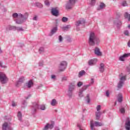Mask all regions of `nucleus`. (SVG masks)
Masks as SVG:
<instances>
[{"label":"nucleus","mask_w":130,"mask_h":130,"mask_svg":"<svg viewBox=\"0 0 130 130\" xmlns=\"http://www.w3.org/2000/svg\"><path fill=\"white\" fill-rule=\"evenodd\" d=\"M97 59H90L88 61L89 66H94L97 62Z\"/></svg>","instance_id":"f3484780"},{"label":"nucleus","mask_w":130,"mask_h":130,"mask_svg":"<svg viewBox=\"0 0 130 130\" xmlns=\"http://www.w3.org/2000/svg\"><path fill=\"white\" fill-rule=\"evenodd\" d=\"M53 126H54V122L52 121L50 124L47 123L44 127L43 130H47L48 128L52 129V128H53Z\"/></svg>","instance_id":"9b49d317"},{"label":"nucleus","mask_w":130,"mask_h":130,"mask_svg":"<svg viewBox=\"0 0 130 130\" xmlns=\"http://www.w3.org/2000/svg\"><path fill=\"white\" fill-rule=\"evenodd\" d=\"M26 125H27V126H29V124H27Z\"/></svg>","instance_id":"69168bd1"},{"label":"nucleus","mask_w":130,"mask_h":130,"mask_svg":"<svg viewBox=\"0 0 130 130\" xmlns=\"http://www.w3.org/2000/svg\"><path fill=\"white\" fill-rule=\"evenodd\" d=\"M62 81H68V77L64 76L62 77Z\"/></svg>","instance_id":"864d4df0"},{"label":"nucleus","mask_w":130,"mask_h":130,"mask_svg":"<svg viewBox=\"0 0 130 130\" xmlns=\"http://www.w3.org/2000/svg\"><path fill=\"white\" fill-rule=\"evenodd\" d=\"M95 3H96V0H91L90 5H91V6H94Z\"/></svg>","instance_id":"49530a36"},{"label":"nucleus","mask_w":130,"mask_h":130,"mask_svg":"<svg viewBox=\"0 0 130 130\" xmlns=\"http://www.w3.org/2000/svg\"><path fill=\"white\" fill-rule=\"evenodd\" d=\"M102 123L91 120L90 121V128L91 130H95L94 126H102Z\"/></svg>","instance_id":"39448f33"},{"label":"nucleus","mask_w":130,"mask_h":130,"mask_svg":"<svg viewBox=\"0 0 130 130\" xmlns=\"http://www.w3.org/2000/svg\"><path fill=\"white\" fill-rule=\"evenodd\" d=\"M120 112L121 113H124L125 112V110H124V108H122L121 109H120Z\"/></svg>","instance_id":"37998d69"},{"label":"nucleus","mask_w":130,"mask_h":130,"mask_svg":"<svg viewBox=\"0 0 130 130\" xmlns=\"http://www.w3.org/2000/svg\"><path fill=\"white\" fill-rule=\"evenodd\" d=\"M17 30V31H24V29L22 27H17L15 26V30Z\"/></svg>","instance_id":"72a5a7b5"},{"label":"nucleus","mask_w":130,"mask_h":130,"mask_svg":"<svg viewBox=\"0 0 130 130\" xmlns=\"http://www.w3.org/2000/svg\"><path fill=\"white\" fill-rule=\"evenodd\" d=\"M114 24L118 28L120 26H121V21L118 19H117L115 21H114Z\"/></svg>","instance_id":"aec40b11"},{"label":"nucleus","mask_w":130,"mask_h":130,"mask_svg":"<svg viewBox=\"0 0 130 130\" xmlns=\"http://www.w3.org/2000/svg\"><path fill=\"white\" fill-rule=\"evenodd\" d=\"M59 42H61L62 41V37L61 36H59L58 37Z\"/></svg>","instance_id":"603ef678"},{"label":"nucleus","mask_w":130,"mask_h":130,"mask_svg":"<svg viewBox=\"0 0 130 130\" xmlns=\"http://www.w3.org/2000/svg\"><path fill=\"white\" fill-rule=\"evenodd\" d=\"M88 87H90V85H86L83 86V87L80 89L81 90H82V91L84 92V91L87 90L88 89Z\"/></svg>","instance_id":"7c9ffc66"},{"label":"nucleus","mask_w":130,"mask_h":130,"mask_svg":"<svg viewBox=\"0 0 130 130\" xmlns=\"http://www.w3.org/2000/svg\"><path fill=\"white\" fill-rule=\"evenodd\" d=\"M67 61H62L60 64V66L59 67V70L60 71V72H63V71L65 70L66 69H67Z\"/></svg>","instance_id":"9d476101"},{"label":"nucleus","mask_w":130,"mask_h":130,"mask_svg":"<svg viewBox=\"0 0 130 130\" xmlns=\"http://www.w3.org/2000/svg\"><path fill=\"white\" fill-rule=\"evenodd\" d=\"M12 105L13 107H15V106H17V103H16L15 102H13Z\"/></svg>","instance_id":"4d7b16f0"},{"label":"nucleus","mask_w":130,"mask_h":130,"mask_svg":"<svg viewBox=\"0 0 130 130\" xmlns=\"http://www.w3.org/2000/svg\"><path fill=\"white\" fill-rule=\"evenodd\" d=\"M122 94L121 93H119L118 95V102L119 103L122 102Z\"/></svg>","instance_id":"a878e982"},{"label":"nucleus","mask_w":130,"mask_h":130,"mask_svg":"<svg viewBox=\"0 0 130 130\" xmlns=\"http://www.w3.org/2000/svg\"><path fill=\"white\" fill-rule=\"evenodd\" d=\"M29 97H31V95H29L28 96L27 98H26V99H28V98H29Z\"/></svg>","instance_id":"e2e57ef3"},{"label":"nucleus","mask_w":130,"mask_h":130,"mask_svg":"<svg viewBox=\"0 0 130 130\" xmlns=\"http://www.w3.org/2000/svg\"><path fill=\"white\" fill-rule=\"evenodd\" d=\"M40 109H41V110H45V105H41L40 106Z\"/></svg>","instance_id":"58836bf2"},{"label":"nucleus","mask_w":130,"mask_h":130,"mask_svg":"<svg viewBox=\"0 0 130 130\" xmlns=\"http://www.w3.org/2000/svg\"><path fill=\"white\" fill-rule=\"evenodd\" d=\"M50 104L52 106H56V105H57V102L56 101V100L53 99L51 101Z\"/></svg>","instance_id":"b1692460"},{"label":"nucleus","mask_w":130,"mask_h":130,"mask_svg":"<svg viewBox=\"0 0 130 130\" xmlns=\"http://www.w3.org/2000/svg\"><path fill=\"white\" fill-rule=\"evenodd\" d=\"M86 72H85V71L82 70L80 71L79 73V77H82V76H84V75L85 74Z\"/></svg>","instance_id":"c9c22d12"},{"label":"nucleus","mask_w":130,"mask_h":130,"mask_svg":"<svg viewBox=\"0 0 130 130\" xmlns=\"http://www.w3.org/2000/svg\"><path fill=\"white\" fill-rule=\"evenodd\" d=\"M69 20V19L66 17H63L62 18L61 21L62 22H63V23H66V22H68V20Z\"/></svg>","instance_id":"e433bc0d"},{"label":"nucleus","mask_w":130,"mask_h":130,"mask_svg":"<svg viewBox=\"0 0 130 130\" xmlns=\"http://www.w3.org/2000/svg\"><path fill=\"white\" fill-rule=\"evenodd\" d=\"M100 110H101V106L98 105V106L96 107V111H100Z\"/></svg>","instance_id":"a18cd8bd"},{"label":"nucleus","mask_w":130,"mask_h":130,"mask_svg":"<svg viewBox=\"0 0 130 130\" xmlns=\"http://www.w3.org/2000/svg\"><path fill=\"white\" fill-rule=\"evenodd\" d=\"M124 34L126 36H129V31H128V30H125Z\"/></svg>","instance_id":"79ce46f5"},{"label":"nucleus","mask_w":130,"mask_h":130,"mask_svg":"<svg viewBox=\"0 0 130 130\" xmlns=\"http://www.w3.org/2000/svg\"><path fill=\"white\" fill-rule=\"evenodd\" d=\"M8 81L9 79H8L6 74L3 73H0V82L2 84H7Z\"/></svg>","instance_id":"423d86ee"},{"label":"nucleus","mask_w":130,"mask_h":130,"mask_svg":"<svg viewBox=\"0 0 130 130\" xmlns=\"http://www.w3.org/2000/svg\"><path fill=\"white\" fill-rule=\"evenodd\" d=\"M71 25H68L66 26H63L62 27V29L64 30V31H67V30H69V29H70V28H71Z\"/></svg>","instance_id":"c756f323"},{"label":"nucleus","mask_w":130,"mask_h":130,"mask_svg":"<svg viewBox=\"0 0 130 130\" xmlns=\"http://www.w3.org/2000/svg\"><path fill=\"white\" fill-rule=\"evenodd\" d=\"M2 128L3 130H14L13 127L11 126V124L8 122H5L3 123Z\"/></svg>","instance_id":"1a4fd4ad"},{"label":"nucleus","mask_w":130,"mask_h":130,"mask_svg":"<svg viewBox=\"0 0 130 130\" xmlns=\"http://www.w3.org/2000/svg\"><path fill=\"white\" fill-rule=\"evenodd\" d=\"M27 105V103L26 102V101H24L22 103V107H25Z\"/></svg>","instance_id":"de8ad7c7"},{"label":"nucleus","mask_w":130,"mask_h":130,"mask_svg":"<svg viewBox=\"0 0 130 130\" xmlns=\"http://www.w3.org/2000/svg\"><path fill=\"white\" fill-rule=\"evenodd\" d=\"M39 52L40 53H42L43 52H44V48L43 47L40 48V49H39Z\"/></svg>","instance_id":"4c0bfd02"},{"label":"nucleus","mask_w":130,"mask_h":130,"mask_svg":"<svg viewBox=\"0 0 130 130\" xmlns=\"http://www.w3.org/2000/svg\"><path fill=\"white\" fill-rule=\"evenodd\" d=\"M106 96H107V97H109V90H107L106 91Z\"/></svg>","instance_id":"5fc2aeb1"},{"label":"nucleus","mask_w":130,"mask_h":130,"mask_svg":"<svg viewBox=\"0 0 130 130\" xmlns=\"http://www.w3.org/2000/svg\"><path fill=\"white\" fill-rule=\"evenodd\" d=\"M43 64H44V63L43 61H41L39 62V66L40 67H43Z\"/></svg>","instance_id":"09e8293b"},{"label":"nucleus","mask_w":130,"mask_h":130,"mask_svg":"<svg viewBox=\"0 0 130 130\" xmlns=\"http://www.w3.org/2000/svg\"><path fill=\"white\" fill-rule=\"evenodd\" d=\"M94 53L96 55H98V56H101V55H102V53L100 51V49L98 47H95L94 49Z\"/></svg>","instance_id":"2eb2a0df"},{"label":"nucleus","mask_w":130,"mask_h":130,"mask_svg":"<svg viewBox=\"0 0 130 130\" xmlns=\"http://www.w3.org/2000/svg\"><path fill=\"white\" fill-rule=\"evenodd\" d=\"M130 56V53H124L122 55L120 56L119 57V60H120V61H124L125 60V58L127 57H129Z\"/></svg>","instance_id":"f8f14e48"},{"label":"nucleus","mask_w":130,"mask_h":130,"mask_svg":"<svg viewBox=\"0 0 130 130\" xmlns=\"http://www.w3.org/2000/svg\"><path fill=\"white\" fill-rule=\"evenodd\" d=\"M45 5L46 6H49V5H50V4L49 3V1H48V0L45 1Z\"/></svg>","instance_id":"3c124183"},{"label":"nucleus","mask_w":130,"mask_h":130,"mask_svg":"<svg viewBox=\"0 0 130 130\" xmlns=\"http://www.w3.org/2000/svg\"><path fill=\"white\" fill-rule=\"evenodd\" d=\"M0 67H1V68H7V66L3 65V63L2 62H0Z\"/></svg>","instance_id":"6e6d98bb"},{"label":"nucleus","mask_w":130,"mask_h":130,"mask_svg":"<svg viewBox=\"0 0 130 130\" xmlns=\"http://www.w3.org/2000/svg\"><path fill=\"white\" fill-rule=\"evenodd\" d=\"M115 105H116V102L115 103Z\"/></svg>","instance_id":"338daca9"},{"label":"nucleus","mask_w":130,"mask_h":130,"mask_svg":"<svg viewBox=\"0 0 130 130\" xmlns=\"http://www.w3.org/2000/svg\"><path fill=\"white\" fill-rule=\"evenodd\" d=\"M124 17L126 19H128V21H130V14H128L127 12L125 13Z\"/></svg>","instance_id":"2f4dec72"},{"label":"nucleus","mask_w":130,"mask_h":130,"mask_svg":"<svg viewBox=\"0 0 130 130\" xmlns=\"http://www.w3.org/2000/svg\"><path fill=\"white\" fill-rule=\"evenodd\" d=\"M85 22V20H78L76 22L75 26H76V27H79V26H80L81 24H84Z\"/></svg>","instance_id":"a211bd4d"},{"label":"nucleus","mask_w":130,"mask_h":130,"mask_svg":"<svg viewBox=\"0 0 130 130\" xmlns=\"http://www.w3.org/2000/svg\"><path fill=\"white\" fill-rule=\"evenodd\" d=\"M101 115V112L100 111H96L95 112V116L96 117V119H99V118H100Z\"/></svg>","instance_id":"bb28decb"},{"label":"nucleus","mask_w":130,"mask_h":130,"mask_svg":"<svg viewBox=\"0 0 130 130\" xmlns=\"http://www.w3.org/2000/svg\"><path fill=\"white\" fill-rule=\"evenodd\" d=\"M15 29H16V26H15L8 25L6 27L7 31H10L11 30H14V31H15Z\"/></svg>","instance_id":"412c9836"},{"label":"nucleus","mask_w":130,"mask_h":130,"mask_svg":"<svg viewBox=\"0 0 130 130\" xmlns=\"http://www.w3.org/2000/svg\"><path fill=\"white\" fill-rule=\"evenodd\" d=\"M51 13L53 15V16L57 17V16H58V10H57L56 8H52Z\"/></svg>","instance_id":"4468645a"},{"label":"nucleus","mask_w":130,"mask_h":130,"mask_svg":"<svg viewBox=\"0 0 130 130\" xmlns=\"http://www.w3.org/2000/svg\"><path fill=\"white\" fill-rule=\"evenodd\" d=\"M85 98L87 104H89V103H90V102L91 101V99H90V95L87 94Z\"/></svg>","instance_id":"c85d7f7f"},{"label":"nucleus","mask_w":130,"mask_h":130,"mask_svg":"<svg viewBox=\"0 0 130 130\" xmlns=\"http://www.w3.org/2000/svg\"><path fill=\"white\" fill-rule=\"evenodd\" d=\"M24 80L23 77H20L16 83V86H19L21 83H23V82H24Z\"/></svg>","instance_id":"4be33fe9"},{"label":"nucleus","mask_w":130,"mask_h":130,"mask_svg":"<svg viewBox=\"0 0 130 130\" xmlns=\"http://www.w3.org/2000/svg\"><path fill=\"white\" fill-rule=\"evenodd\" d=\"M33 20H34V21H37V16H35L33 18Z\"/></svg>","instance_id":"bf43d9fd"},{"label":"nucleus","mask_w":130,"mask_h":130,"mask_svg":"<svg viewBox=\"0 0 130 130\" xmlns=\"http://www.w3.org/2000/svg\"><path fill=\"white\" fill-rule=\"evenodd\" d=\"M83 85V82L79 81L77 83L78 87H80Z\"/></svg>","instance_id":"a19ab883"},{"label":"nucleus","mask_w":130,"mask_h":130,"mask_svg":"<svg viewBox=\"0 0 130 130\" xmlns=\"http://www.w3.org/2000/svg\"><path fill=\"white\" fill-rule=\"evenodd\" d=\"M77 0H69L66 2L65 4V8L67 10H71L72 9L73 7L75 6Z\"/></svg>","instance_id":"20e7f679"},{"label":"nucleus","mask_w":130,"mask_h":130,"mask_svg":"<svg viewBox=\"0 0 130 130\" xmlns=\"http://www.w3.org/2000/svg\"><path fill=\"white\" fill-rule=\"evenodd\" d=\"M51 79H52V80H55V75H51Z\"/></svg>","instance_id":"13d9d810"},{"label":"nucleus","mask_w":130,"mask_h":130,"mask_svg":"<svg viewBox=\"0 0 130 130\" xmlns=\"http://www.w3.org/2000/svg\"><path fill=\"white\" fill-rule=\"evenodd\" d=\"M29 16V14L28 13H25L24 15L21 14V13H15L12 15V17L14 19H17L18 17L19 18H21L20 19H16L15 20V22L16 24H23V23H24V22H26L27 21V19H28V17Z\"/></svg>","instance_id":"f257e3e1"},{"label":"nucleus","mask_w":130,"mask_h":130,"mask_svg":"<svg viewBox=\"0 0 130 130\" xmlns=\"http://www.w3.org/2000/svg\"><path fill=\"white\" fill-rule=\"evenodd\" d=\"M38 109H39V105L37 103H34L31 107V113L35 114Z\"/></svg>","instance_id":"6e6552de"},{"label":"nucleus","mask_w":130,"mask_h":130,"mask_svg":"<svg viewBox=\"0 0 130 130\" xmlns=\"http://www.w3.org/2000/svg\"><path fill=\"white\" fill-rule=\"evenodd\" d=\"M126 80V76H123L121 77L120 78V81L118 83V88L120 89L122 86H123V84H124V81Z\"/></svg>","instance_id":"0eeeda50"},{"label":"nucleus","mask_w":130,"mask_h":130,"mask_svg":"<svg viewBox=\"0 0 130 130\" xmlns=\"http://www.w3.org/2000/svg\"><path fill=\"white\" fill-rule=\"evenodd\" d=\"M76 89V85L74 83H71L68 86V90L67 93V95L68 96L69 99H72L73 98V92L75 91Z\"/></svg>","instance_id":"7ed1b4c3"},{"label":"nucleus","mask_w":130,"mask_h":130,"mask_svg":"<svg viewBox=\"0 0 130 130\" xmlns=\"http://www.w3.org/2000/svg\"><path fill=\"white\" fill-rule=\"evenodd\" d=\"M0 53H3V50H2V49L0 47Z\"/></svg>","instance_id":"052dcab7"},{"label":"nucleus","mask_w":130,"mask_h":130,"mask_svg":"<svg viewBox=\"0 0 130 130\" xmlns=\"http://www.w3.org/2000/svg\"><path fill=\"white\" fill-rule=\"evenodd\" d=\"M55 130H59V128L57 127H55Z\"/></svg>","instance_id":"680f3d73"},{"label":"nucleus","mask_w":130,"mask_h":130,"mask_svg":"<svg viewBox=\"0 0 130 130\" xmlns=\"http://www.w3.org/2000/svg\"><path fill=\"white\" fill-rule=\"evenodd\" d=\"M34 85L33 81L32 80H29L26 84V86L27 88H31Z\"/></svg>","instance_id":"5701e85b"},{"label":"nucleus","mask_w":130,"mask_h":130,"mask_svg":"<svg viewBox=\"0 0 130 130\" xmlns=\"http://www.w3.org/2000/svg\"><path fill=\"white\" fill-rule=\"evenodd\" d=\"M125 127L126 130H130V119L127 118L125 123Z\"/></svg>","instance_id":"ddd939ff"},{"label":"nucleus","mask_w":130,"mask_h":130,"mask_svg":"<svg viewBox=\"0 0 130 130\" xmlns=\"http://www.w3.org/2000/svg\"><path fill=\"white\" fill-rule=\"evenodd\" d=\"M105 70V65L103 63H101L100 65L99 71L101 73H103Z\"/></svg>","instance_id":"dca6fc26"},{"label":"nucleus","mask_w":130,"mask_h":130,"mask_svg":"<svg viewBox=\"0 0 130 130\" xmlns=\"http://www.w3.org/2000/svg\"><path fill=\"white\" fill-rule=\"evenodd\" d=\"M0 9H1V10L4 11V12H6V11H7V9L6 8H5V7H4V6H1V5H0Z\"/></svg>","instance_id":"c03bdc74"},{"label":"nucleus","mask_w":130,"mask_h":130,"mask_svg":"<svg viewBox=\"0 0 130 130\" xmlns=\"http://www.w3.org/2000/svg\"><path fill=\"white\" fill-rule=\"evenodd\" d=\"M77 30H79V29L77 28Z\"/></svg>","instance_id":"774afa93"},{"label":"nucleus","mask_w":130,"mask_h":130,"mask_svg":"<svg viewBox=\"0 0 130 130\" xmlns=\"http://www.w3.org/2000/svg\"><path fill=\"white\" fill-rule=\"evenodd\" d=\"M88 42L89 45H91V46L95 45V44H96V45H99V44L100 43V40L98 38L96 37L94 32H91Z\"/></svg>","instance_id":"f03ea898"},{"label":"nucleus","mask_w":130,"mask_h":130,"mask_svg":"<svg viewBox=\"0 0 130 130\" xmlns=\"http://www.w3.org/2000/svg\"><path fill=\"white\" fill-rule=\"evenodd\" d=\"M128 28H130V25H128Z\"/></svg>","instance_id":"0e129e2a"},{"label":"nucleus","mask_w":130,"mask_h":130,"mask_svg":"<svg viewBox=\"0 0 130 130\" xmlns=\"http://www.w3.org/2000/svg\"><path fill=\"white\" fill-rule=\"evenodd\" d=\"M56 31H57V27H53L51 30V32H50L51 36H52V35H53L54 33H56Z\"/></svg>","instance_id":"393cba45"},{"label":"nucleus","mask_w":130,"mask_h":130,"mask_svg":"<svg viewBox=\"0 0 130 130\" xmlns=\"http://www.w3.org/2000/svg\"><path fill=\"white\" fill-rule=\"evenodd\" d=\"M93 84H94V79L93 78H92L91 79V82L90 83L88 84L89 85V86H91V85H93Z\"/></svg>","instance_id":"8fccbe9b"},{"label":"nucleus","mask_w":130,"mask_h":130,"mask_svg":"<svg viewBox=\"0 0 130 130\" xmlns=\"http://www.w3.org/2000/svg\"><path fill=\"white\" fill-rule=\"evenodd\" d=\"M35 6H36V7H38V8H42L43 7L42 4L39 2L36 3Z\"/></svg>","instance_id":"473e14b6"},{"label":"nucleus","mask_w":130,"mask_h":130,"mask_svg":"<svg viewBox=\"0 0 130 130\" xmlns=\"http://www.w3.org/2000/svg\"><path fill=\"white\" fill-rule=\"evenodd\" d=\"M17 117L20 121H22V113L21 112H18L17 114Z\"/></svg>","instance_id":"cd10ccee"},{"label":"nucleus","mask_w":130,"mask_h":130,"mask_svg":"<svg viewBox=\"0 0 130 130\" xmlns=\"http://www.w3.org/2000/svg\"><path fill=\"white\" fill-rule=\"evenodd\" d=\"M122 6L123 7H127V3H126V2L123 1L122 3Z\"/></svg>","instance_id":"ea45409f"},{"label":"nucleus","mask_w":130,"mask_h":130,"mask_svg":"<svg viewBox=\"0 0 130 130\" xmlns=\"http://www.w3.org/2000/svg\"><path fill=\"white\" fill-rule=\"evenodd\" d=\"M106 7L105 4L101 2L100 3V4L99 6L98 7V11H100V10H103Z\"/></svg>","instance_id":"6ab92c4d"},{"label":"nucleus","mask_w":130,"mask_h":130,"mask_svg":"<svg viewBox=\"0 0 130 130\" xmlns=\"http://www.w3.org/2000/svg\"><path fill=\"white\" fill-rule=\"evenodd\" d=\"M83 92H84L83 90L82 89L79 90V94H78L79 97H83L84 94H83Z\"/></svg>","instance_id":"f704fd0d"}]
</instances>
